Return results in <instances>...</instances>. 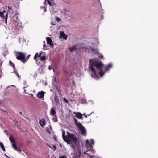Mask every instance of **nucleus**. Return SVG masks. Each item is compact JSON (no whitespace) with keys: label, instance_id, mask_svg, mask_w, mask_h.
I'll return each instance as SVG.
<instances>
[{"label":"nucleus","instance_id":"1","mask_svg":"<svg viewBox=\"0 0 158 158\" xmlns=\"http://www.w3.org/2000/svg\"><path fill=\"white\" fill-rule=\"evenodd\" d=\"M89 70L91 72V76L93 78L99 79V61L95 59H90L89 61Z\"/></svg>","mask_w":158,"mask_h":158},{"label":"nucleus","instance_id":"2","mask_svg":"<svg viewBox=\"0 0 158 158\" xmlns=\"http://www.w3.org/2000/svg\"><path fill=\"white\" fill-rule=\"evenodd\" d=\"M68 144L71 145V146L73 149H75L78 144V139L73 134L71 135L69 138L66 140Z\"/></svg>","mask_w":158,"mask_h":158},{"label":"nucleus","instance_id":"3","mask_svg":"<svg viewBox=\"0 0 158 158\" xmlns=\"http://www.w3.org/2000/svg\"><path fill=\"white\" fill-rule=\"evenodd\" d=\"M112 67V64L111 63L108 64L105 66L104 64L99 61V77H102L105 74L106 71H108Z\"/></svg>","mask_w":158,"mask_h":158},{"label":"nucleus","instance_id":"4","mask_svg":"<svg viewBox=\"0 0 158 158\" xmlns=\"http://www.w3.org/2000/svg\"><path fill=\"white\" fill-rule=\"evenodd\" d=\"M85 143L86 144V148H87L85 152H84L85 154H88L87 152L89 151H93V145H94V142L93 139H91V143L87 139L85 141Z\"/></svg>","mask_w":158,"mask_h":158},{"label":"nucleus","instance_id":"5","mask_svg":"<svg viewBox=\"0 0 158 158\" xmlns=\"http://www.w3.org/2000/svg\"><path fill=\"white\" fill-rule=\"evenodd\" d=\"M26 54L21 52H17L16 53V58L21 61L23 63L25 62V57Z\"/></svg>","mask_w":158,"mask_h":158},{"label":"nucleus","instance_id":"6","mask_svg":"<svg viewBox=\"0 0 158 158\" xmlns=\"http://www.w3.org/2000/svg\"><path fill=\"white\" fill-rule=\"evenodd\" d=\"M8 12L6 13V21H7V19L8 15H9L10 17H13L14 14V11L11 7H8Z\"/></svg>","mask_w":158,"mask_h":158},{"label":"nucleus","instance_id":"7","mask_svg":"<svg viewBox=\"0 0 158 158\" xmlns=\"http://www.w3.org/2000/svg\"><path fill=\"white\" fill-rule=\"evenodd\" d=\"M78 127L80 130L81 135H83L85 136L86 135V130L83 125L81 124Z\"/></svg>","mask_w":158,"mask_h":158},{"label":"nucleus","instance_id":"8","mask_svg":"<svg viewBox=\"0 0 158 158\" xmlns=\"http://www.w3.org/2000/svg\"><path fill=\"white\" fill-rule=\"evenodd\" d=\"M89 51L94 54H98V49L97 48H93L91 47H89Z\"/></svg>","mask_w":158,"mask_h":158},{"label":"nucleus","instance_id":"9","mask_svg":"<svg viewBox=\"0 0 158 158\" xmlns=\"http://www.w3.org/2000/svg\"><path fill=\"white\" fill-rule=\"evenodd\" d=\"M60 39L63 38L64 40H66L67 39L68 37L67 35H66L64 31H60Z\"/></svg>","mask_w":158,"mask_h":158},{"label":"nucleus","instance_id":"10","mask_svg":"<svg viewBox=\"0 0 158 158\" xmlns=\"http://www.w3.org/2000/svg\"><path fill=\"white\" fill-rule=\"evenodd\" d=\"M47 44H49L50 45L51 47L53 46V44L52 43V41L50 38L49 37H47L46 38Z\"/></svg>","mask_w":158,"mask_h":158},{"label":"nucleus","instance_id":"11","mask_svg":"<svg viewBox=\"0 0 158 158\" xmlns=\"http://www.w3.org/2000/svg\"><path fill=\"white\" fill-rule=\"evenodd\" d=\"M44 93L45 92L43 91H42L41 92H39L37 95V97L39 98H42L44 97Z\"/></svg>","mask_w":158,"mask_h":158},{"label":"nucleus","instance_id":"12","mask_svg":"<svg viewBox=\"0 0 158 158\" xmlns=\"http://www.w3.org/2000/svg\"><path fill=\"white\" fill-rule=\"evenodd\" d=\"M16 13H15V15H14L13 17H10L12 20L13 21L15 22H19V20L18 19V16L16 15Z\"/></svg>","mask_w":158,"mask_h":158},{"label":"nucleus","instance_id":"13","mask_svg":"<svg viewBox=\"0 0 158 158\" xmlns=\"http://www.w3.org/2000/svg\"><path fill=\"white\" fill-rule=\"evenodd\" d=\"M74 114L76 115V117L78 119H83L82 115L81 113L74 112Z\"/></svg>","mask_w":158,"mask_h":158},{"label":"nucleus","instance_id":"14","mask_svg":"<svg viewBox=\"0 0 158 158\" xmlns=\"http://www.w3.org/2000/svg\"><path fill=\"white\" fill-rule=\"evenodd\" d=\"M12 146L15 150L18 151V152H21L22 151L20 148H19L17 146L16 144L15 143H13L12 144Z\"/></svg>","mask_w":158,"mask_h":158},{"label":"nucleus","instance_id":"15","mask_svg":"<svg viewBox=\"0 0 158 158\" xmlns=\"http://www.w3.org/2000/svg\"><path fill=\"white\" fill-rule=\"evenodd\" d=\"M39 124L42 127H44L46 124L45 120L44 119H42L39 121Z\"/></svg>","mask_w":158,"mask_h":158},{"label":"nucleus","instance_id":"16","mask_svg":"<svg viewBox=\"0 0 158 158\" xmlns=\"http://www.w3.org/2000/svg\"><path fill=\"white\" fill-rule=\"evenodd\" d=\"M77 45H73V46L70 47L69 48V49L70 51L71 52H72L74 50H77L78 49V48H77Z\"/></svg>","mask_w":158,"mask_h":158},{"label":"nucleus","instance_id":"17","mask_svg":"<svg viewBox=\"0 0 158 158\" xmlns=\"http://www.w3.org/2000/svg\"><path fill=\"white\" fill-rule=\"evenodd\" d=\"M62 137H63V139L64 140L66 141V140L67 139V138L66 136H65V131H64V130L63 129H62Z\"/></svg>","mask_w":158,"mask_h":158},{"label":"nucleus","instance_id":"18","mask_svg":"<svg viewBox=\"0 0 158 158\" xmlns=\"http://www.w3.org/2000/svg\"><path fill=\"white\" fill-rule=\"evenodd\" d=\"M55 101L56 103L57 104L59 102V99L58 98V96L56 94H55L54 97Z\"/></svg>","mask_w":158,"mask_h":158},{"label":"nucleus","instance_id":"19","mask_svg":"<svg viewBox=\"0 0 158 158\" xmlns=\"http://www.w3.org/2000/svg\"><path fill=\"white\" fill-rule=\"evenodd\" d=\"M81 154V151L80 149H78L76 153V156L77 157H80Z\"/></svg>","mask_w":158,"mask_h":158},{"label":"nucleus","instance_id":"20","mask_svg":"<svg viewBox=\"0 0 158 158\" xmlns=\"http://www.w3.org/2000/svg\"><path fill=\"white\" fill-rule=\"evenodd\" d=\"M73 120L75 123L77 127H78V126H80L81 124L80 122H78L76 118H74Z\"/></svg>","mask_w":158,"mask_h":158},{"label":"nucleus","instance_id":"21","mask_svg":"<svg viewBox=\"0 0 158 158\" xmlns=\"http://www.w3.org/2000/svg\"><path fill=\"white\" fill-rule=\"evenodd\" d=\"M56 113V112L54 110V109L53 108H52L51 109V113L50 114L51 115H55V114Z\"/></svg>","mask_w":158,"mask_h":158},{"label":"nucleus","instance_id":"22","mask_svg":"<svg viewBox=\"0 0 158 158\" xmlns=\"http://www.w3.org/2000/svg\"><path fill=\"white\" fill-rule=\"evenodd\" d=\"M52 85L54 86H55V87H56V88L57 89H58V87L57 85L56 81H52Z\"/></svg>","mask_w":158,"mask_h":158},{"label":"nucleus","instance_id":"23","mask_svg":"<svg viewBox=\"0 0 158 158\" xmlns=\"http://www.w3.org/2000/svg\"><path fill=\"white\" fill-rule=\"evenodd\" d=\"M9 140H10L11 143L12 144L13 143H14L15 142V139L12 137V136H11L9 138Z\"/></svg>","mask_w":158,"mask_h":158},{"label":"nucleus","instance_id":"24","mask_svg":"<svg viewBox=\"0 0 158 158\" xmlns=\"http://www.w3.org/2000/svg\"><path fill=\"white\" fill-rule=\"evenodd\" d=\"M0 146L1 147V148L3 150V151H5V147H4V146L3 143H2L1 142H0Z\"/></svg>","mask_w":158,"mask_h":158},{"label":"nucleus","instance_id":"25","mask_svg":"<svg viewBox=\"0 0 158 158\" xmlns=\"http://www.w3.org/2000/svg\"><path fill=\"white\" fill-rule=\"evenodd\" d=\"M47 2L48 4L50 6H54L55 4L54 2H51L49 0H47Z\"/></svg>","mask_w":158,"mask_h":158},{"label":"nucleus","instance_id":"26","mask_svg":"<svg viewBox=\"0 0 158 158\" xmlns=\"http://www.w3.org/2000/svg\"><path fill=\"white\" fill-rule=\"evenodd\" d=\"M9 64L10 66L12 67L13 69L15 68V66L14 64L11 60L9 61Z\"/></svg>","mask_w":158,"mask_h":158},{"label":"nucleus","instance_id":"27","mask_svg":"<svg viewBox=\"0 0 158 158\" xmlns=\"http://www.w3.org/2000/svg\"><path fill=\"white\" fill-rule=\"evenodd\" d=\"M46 57L44 55L42 56L40 58V59L42 61H44L46 60Z\"/></svg>","mask_w":158,"mask_h":158},{"label":"nucleus","instance_id":"28","mask_svg":"<svg viewBox=\"0 0 158 158\" xmlns=\"http://www.w3.org/2000/svg\"><path fill=\"white\" fill-rule=\"evenodd\" d=\"M53 120L55 122H56L58 121L56 115H55V116L53 118Z\"/></svg>","mask_w":158,"mask_h":158},{"label":"nucleus","instance_id":"29","mask_svg":"<svg viewBox=\"0 0 158 158\" xmlns=\"http://www.w3.org/2000/svg\"><path fill=\"white\" fill-rule=\"evenodd\" d=\"M46 8H47V6H41L40 7V9H44V12H46V11H47V10H46Z\"/></svg>","mask_w":158,"mask_h":158},{"label":"nucleus","instance_id":"30","mask_svg":"<svg viewBox=\"0 0 158 158\" xmlns=\"http://www.w3.org/2000/svg\"><path fill=\"white\" fill-rule=\"evenodd\" d=\"M31 56V55L30 54H29L28 55H27L26 57H25V62L27 61L28 60V59H29V57H30V56Z\"/></svg>","mask_w":158,"mask_h":158},{"label":"nucleus","instance_id":"31","mask_svg":"<svg viewBox=\"0 0 158 158\" xmlns=\"http://www.w3.org/2000/svg\"><path fill=\"white\" fill-rule=\"evenodd\" d=\"M67 135L66 136L67 137V139L69 138V136H71V135H73V134H70V133H69L68 131L67 132Z\"/></svg>","mask_w":158,"mask_h":158},{"label":"nucleus","instance_id":"32","mask_svg":"<svg viewBox=\"0 0 158 158\" xmlns=\"http://www.w3.org/2000/svg\"><path fill=\"white\" fill-rule=\"evenodd\" d=\"M38 57V53L37 52L36 53V54H35V55L34 56V60H35L37 59Z\"/></svg>","mask_w":158,"mask_h":158},{"label":"nucleus","instance_id":"33","mask_svg":"<svg viewBox=\"0 0 158 158\" xmlns=\"http://www.w3.org/2000/svg\"><path fill=\"white\" fill-rule=\"evenodd\" d=\"M0 16L3 18L5 17L6 16H5L3 14V12H0Z\"/></svg>","mask_w":158,"mask_h":158},{"label":"nucleus","instance_id":"34","mask_svg":"<svg viewBox=\"0 0 158 158\" xmlns=\"http://www.w3.org/2000/svg\"><path fill=\"white\" fill-rule=\"evenodd\" d=\"M99 59H103V56L102 54L99 53Z\"/></svg>","mask_w":158,"mask_h":158},{"label":"nucleus","instance_id":"35","mask_svg":"<svg viewBox=\"0 0 158 158\" xmlns=\"http://www.w3.org/2000/svg\"><path fill=\"white\" fill-rule=\"evenodd\" d=\"M56 19L58 22L60 21V19L58 17H56Z\"/></svg>","mask_w":158,"mask_h":158},{"label":"nucleus","instance_id":"36","mask_svg":"<svg viewBox=\"0 0 158 158\" xmlns=\"http://www.w3.org/2000/svg\"><path fill=\"white\" fill-rule=\"evenodd\" d=\"M17 76L18 78L19 79H20V76L19 75V74L18 73H16V74H15Z\"/></svg>","mask_w":158,"mask_h":158},{"label":"nucleus","instance_id":"37","mask_svg":"<svg viewBox=\"0 0 158 158\" xmlns=\"http://www.w3.org/2000/svg\"><path fill=\"white\" fill-rule=\"evenodd\" d=\"M42 52L41 51L40 52L39 54V55H38V56L40 58L42 56L41 55V54Z\"/></svg>","mask_w":158,"mask_h":158},{"label":"nucleus","instance_id":"38","mask_svg":"<svg viewBox=\"0 0 158 158\" xmlns=\"http://www.w3.org/2000/svg\"><path fill=\"white\" fill-rule=\"evenodd\" d=\"M14 69V72L15 74H16V73H18V72H17V71L15 69H15Z\"/></svg>","mask_w":158,"mask_h":158},{"label":"nucleus","instance_id":"39","mask_svg":"<svg viewBox=\"0 0 158 158\" xmlns=\"http://www.w3.org/2000/svg\"><path fill=\"white\" fill-rule=\"evenodd\" d=\"M4 132H5V133L7 134V135H8V131L7 130H5L4 131Z\"/></svg>","mask_w":158,"mask_h":158},{"label":"nucleus","instance_id":"40","mask_svg":"<svg viewBox=\"0 0 158 158\" xmlns=\"http://www.w3.org/2000/svg\"><path fill=\"white\" fill-rule=\"evenodd\" d=\"M64 100L67 103H68V101L64 97Z\"/></svg>","mask_w":158,"mask_h":158},{"label":"nucleus","instance_id":"41","mask_svg":"<svg viewBox=\"0 0 158 158\" xmlns=\"http://www.w3.org/2000/svg\"><path fill=\"white\" fill-rule=\"evenodd\" d=\"M60 158H66V157L65 156V155H63V156H62L60 157Z\"/></svg>","mask_w":158,"mask_h":158},{"label":"nucleus","instance_id":"42","mask_svg":"<svg viewBox=\"0 0 158 158\" xmlns=\"http://www.w3.org/2000/svg\"><path fill=\"white\" fill-rule=\"evenodd\" d=\"M48 130H49L48 128H47L46 129V131L48 133H49L50 131H48Z\"/></svg>","mask_w":158,"mask_h":158},{"label":"nucleus","instance_id":"43","mask_svg":"<svg viewBox=\"0 0 158 158\" xmlns=\"http://www.w3.org/2000/svg\"><path fill=\"white\" fill-rule=\"evenodd\" d=\"M48 68L49 70H51L52 69H53V68H52V67L51 66H49L48 67Z\"/></svg>","mask_w":158,"mask_h":158},{"label":"nucleus","instance_id":"44","mask_svg":"<svg viewBox=\"0 0 158 158\" xmlns=\"http://www.w3.org/2000/svg\"><path fill=\"white\" fill-rule=\"evenodd\" d=\"M53 148H54V150H55L56 149V147L55 145H53Z\"/></svg>","mask_w":158,"mask_h":158},{"label":"nucleus","instance_id":"45","mask_svg":"<svg viewBox=\"0 0 158 158\" xmlns=\"http://www.w3.org/2000/svg\"><path fill=\"white\" fill-rule=\"evenodd\" d=\"M53 81H56V77H53Z\"/></svg>","mask_w":158,"mask_h":158},{"label":"nucleus","instance_id":"46","mask_svg":"<svg viewBox=\"0 0 158 158\" xmlns=\"http://www.w3.org/2000/svg\"><path fill=\"white\" fill-rule=\"evenodd\" d=\"M47 0H45V2L44 3V4L46 6V5H47Z\"/></svg>","mask_w":158,"mask_h":158},{"label":"nucleus","instance_id":"47","mask_svg":"<svg viewBox=\"0 0 158 158\" xmlns=\"http://www.w3.org/2000/svg\"><path fill=\"white\" fill-rule=\"evenodd\" d=\"M82 115H84L85 117L87 118V115L85 114H83Z\"/></svg>","mask_w":158,"mask_h":158},{"label":"nucleus","instance_id":"48","mask_svg":"<svg viewBox=\"0 0 158 158\" xmlns=\"http://www.w3.org/2000/svg\"><path fill=\"white\" fill-rule=\"evenodd\" d=\"M5 156H6V157H8V158H11L10 157H9L8 156H7V155H6V154H5Z\"/></svg>","mask_w":158,"mask_h":158},{"label":"nucleus","instance_id":"49","mask_svg":"<svg viewBox=\"0 0 158 158\" xmlns=\"http://www.w3.org/2000/svg\"><path fill=\"white\" fill-rule=\"evenodd\" d=\"M93 112H91V113L90 114H88V115H87V116H90V115H91V114H92Z\"/></svg>","mask_w":158,"mask_h":158},{"label":"nucleus","instance_id":"50","mask_svg":"<svg viewBox=\"0 0 158 158\" xmlns=\"http://www.w3.org/2000/svg\"><path fill=\"white\" fill-rule=\"evenodd\" d=\"M2 12H3V14H4V13H6V11L5 10L3 11ZM5 16H6V15H5Z\"/></svg>","mask_w":158,"mask_h":158},{"label":"nucleus","instance_id":"51","mask_svg":"<svg viewBox=\"0 0 158 158\" xmlns=\"http://www.w3.org/2000/svg\"><path fill=\"white\" fill-rule=\"evenodd\" d=\"M0 110H2V111H3V112H6V111H5V110H2V109H1L0 108Z\"/></svg>","mask_w":158,"mask_h":158},{"label":"nucleus","instance_id":"52","mask_svg":"<svg viewBox=\"0 0 158 158\" xmlns=\"http://www.w3.org/2000/svg\"><path fill=\"white\" fill-rule=\"evenodd\" d=\"M103 18V16H102L101 17V19H102Z\"/></svg>","mask_w":158,"mask_h":158},{"label":"nucleus","instance_id":"53","mask_svg":"<svg viewBox=\"0 0 158 158\" xmlns=\"http://www.w3.org/2000/svg\"><path fill=\"white\" fill-rule=\"evenodd\" d=\"M51 24L53 25H55V23H51Z\"/></svg>","mask_w":158,"mask_h":158},{"label":"nucleus","instance_id":"54","mask_svg":"<svg viewBox=\"0 0 158 158\" xmlns=\"http://www.w3.org/2000/svg\"><path fill=\"white\" fill-rule=\"evenodd\" d=\"M45 46H46V44H44V45H43V46H44V47H45Z\"/></svg>","mask_w":158,"mask_h":158},{"label":"nucleus","instance_id":"55","mask_svg":"<svg viewBox=\"0 0 158 158\" xmlns=\"http://www.w3.org/2000/svg\"><path fill=\"white\" fill-rule=\"evenodd\" d=\"M19 113L20 114H22V112H19Z\"/></svg>","mask_w":158,"mask_h":158},{"label":"nucleus","instance_id":"56","mask_svg":"<svg viewBox=\"0 0 158 158\" xmlns=\"http://www.w3.org/2000/svg\"><path fill=\"white\" fill-rule=\"evenodd\" d=\"M50 91H52V89H50Z\"/></svg>","mask_w":158,"mask_h":158},{"label":"nucleus","instance_id":"57","mask_svg":"<svg viewBox=\"0 0 158 158\" xmlns=\"http://www.w3.org/2000/svg\"><path fill=\"white\" fill-rule=\"evenodd\" d=\"M31 95H33V94H31Z\"/></svg>","mask_w":158,"mask_h":158},{"label":"nucleus","instance_id":"58","mask_svg":"<svg viewBox=\"0 0 158 158\" xmlns=\"http://www.w3.org/2000/svg\"><path fill=\"white\" fill-rule=\"evenodd\" d=\"M54 158H56V157H55Z\"/></svg>","mask_w":158,"mask_h":158}]
</instances>
